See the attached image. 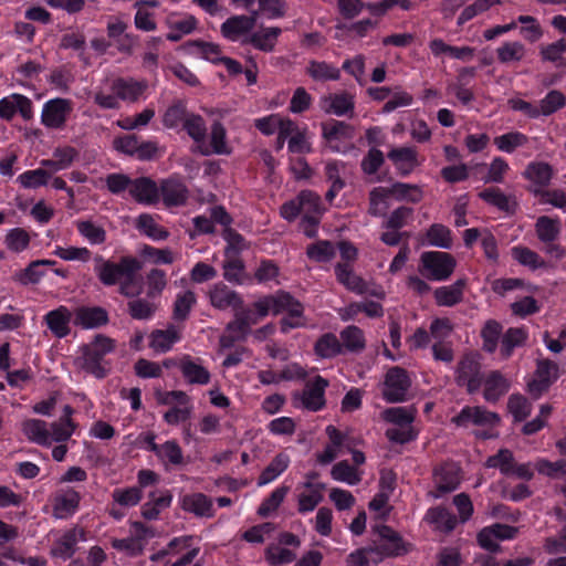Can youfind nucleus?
<instances>
[{
	"label": "nucleus",
	"mask_w": 566,
	"mask_h": 566,
	"mask_svg": "<svg viewBox=\"0 0 566 566\" xmlns=\"http://www.w3.org/2000/svg\"><path fill=\"white\" fill-rule=\"evenodd\" d=\"M452 422L457 427L468 428L476 427H496L501 422L499 413L489 411L482 406H464L460 412L452 418Z\"/></svg>",
	"instance_id": "nucleus-7"
},
{
	"label": "nucleus",
	"mask_w": 566,
	"mask_h": 566,
	"mask_svg": "<svg viewBox=\"0 0 566 566\" xmlns=\"http://www.w3.org/2000/svg\"><path fill=\"white\" fill-rule=\"evenodd\" d=\"M115 348V339L97 334L91 343L82 346V369L97 379L105 378L111 370L109 361L105 357Z\"/></svg>",
	"instance_id": "nucleus-2"
},
{
	"label": "nucleus",
	"mask_w": 566,
	"mask_h": 566,
	"mask_svg": "<svg viewBox=\"0 0 566 566\" xmlns=\"http://www.w3.org/2000/svg\"><path fill=\"white\" fill-rule=\"evenodd\" d=\"M94 263V273L104 286L118 285L119 294L128 298L139 295L142 287L137 286V276L143 263L137 258L124 255L115 262L96 254Z\"/></svg>",
	"instance_id": "nucleus-1"
},
{
	"label": "nucleus",
	"mask_w": 566,
	"mask_h": 566,
	"mask_svg": "<svg viewBox=\"0 0 566 566\" xmlns=\"http://www.w3.org/2000/svg\"><path fill=\"white\" fill-rule=\"evenodd\" d=\"M181 509L199 517H212L214 515L212 500L200 492L184 495Z\"/></svg>",
	"instance_id": "nucleus-27"
},
{
	"label": "nucleus",
	"mask_w": 566,
	"mask_h": 566,
	"mask_svg": "<svg viewBox=\"0 0 566 566\" xmlns=\"http://www.w3.org/2000/svg\"><path fill=\"white\" fill-rule=\"evenodd\" d=\"M507 409L515 422H522L531 415L532 405L525 396L512 394L507 400Z\"/></svg>",
	"instance_id": "nucleus-63"
},
{
	"label": "nucleus",
	"mask_w": 566,
	"mask_h": 566,
	"mask_svg": "<svg viewBox=\"0 0 566 566\" xmlns=\"http://www.w3.org/2000/svg\"><path fill=\"white\" fill-rule=\"evenodd\" d=\"M457 265L454 256L442 251H426L420 255L419 272L430 281H446Z\"/></svg>",
	"instance_id": "nucleus-3"
},
{
	"label": "nucleus",
	"mask_w": 566,
	"mask_h": 566,
	"mask_svg": "<svg viewBox=\"0 0 566 566\" xmlns=\"http://www.w3.org/2000/svg\"><path fill=\"white\" fill-rule=\"evenodd\" d=\"M136 228L155 241L166 240L169 235L168 231L156 223L154 218L148 213H142L138 216Z\"/></svg>",
	"instance_id": "nucleus-52"
},
{
	"label": "nucleus",
	"mask_w": 566,
	"mask_h": 566,
	"mask_svg": "<svg viewBox=\"0 0 566 566\" xmlns=\"http://www.w3.org/2000/svg\"><path fill=\"white\" fill-rule=\"evenodd\" d=\"M107 323L108 313L101 306H82L75 312L74 324L82 328H97Z\"/></svg>",
	"instance_id": "nucleus-25"
},
{
	"label": "nucleus",
	"mask_w": 566,
	"mask_h": 566,
	"mask_svg": "<svg viewBox=\"0 0 566 566\" xmlns=\"http://www.w3.org/2000/svg\"><path fill=\"white\" fill-rule=\"evenodd\" d=\"M535 231L541 242L555 241L560 232V224L558 220L542 216L535 223Z\"/></svg>",
	"instance_id": "nucleus-58"
},
{
	"label": "nucleus",
	"mask_w": 566,
	"mask_h": 566,
	"mask_svg": "<svg viewBox=\"0 0 566 566\" xmlns=\"http://www.w3.org/2000/svg\"><path fill=\"white\" fill-rule=\"evenodd\" d=\"M428 245L450 249L452 247L451 230L442 223H433L426 232Z\"/></svg>",
	"instance_id": "nucleus-50"
},
{
	"label": "nucleus",
	"mask_w": 566,
	"mask_h": 566,
	"mask_svg": "<svg viewBox=\"0 0 566 566\" xmlns=\"http://www.w3.org/2000/svg\"><path fill=\"white\" fill-rule=\"evenodd\" d=\"M328 381L317 375L313 380L307 381L302 392V405L308 411H319L325 407V390Z\"/></svg>",
	"instance_id": "nucleus-15"
},
{
	"label": "nucleus",
	"mask_w": 566,
	"mask_h": 566,
	"mask_svg": "<svg viewBox=\"0 0 566 566\" xmlns=\"http://www.w3.org/2000/svg\"><path fill=\"white\" fill-rule=\"evenodd\" d=\"M268 300L274 315L285 312L290 316H304L303 304L290 292L280 290L273 295H268Z\"/></svg>",
	"instance_id": "nucleus-22"
},
{
	"label": "nucleus",
	"mask_w": 566,
	"mask_h": 566,
	"mask_svg": "<svg viewBox=\"0 0 566 566\" xmlns=\"http://www.w3.org/2000/svg\"><path fill=\"white\" fill-rule=\"evenodd\" d=\"M157 458L166 470L178 468L185 464V457L181 447L176 440H167L160 444Z\"/></svg>",
	"instance_id": "nucleus-40"
},
{
	"label": "nucleus",
	"mask_w": 566,
	"mask_h": 566,
	"mask_svg": "<svg viewBox=\"0 0 566 566\" xmlns=\"http://www.w3.org/2000/svg\"><path fill=\"white\" fill-rule=\"evenodd\" d=\"M234 313L241 318H244L252 328L253 325H256L271 313L268 295L253 302L250 306H244L243 304L240 308L234 310Z\"/></svg>",
	"instance_id": "nucleus-33"
},
{
	"label": "nucleus",
	"mask_w": 566,
	"mask_h": 566,
	"mask_svg": "<svg viewBox=\"0 0 566 566\" xmlns=\"http://www.w3.org/2000/svg\"><path fill=\"white\" fill-rule=\"evenodd\" d=\"M223 277L235 285L252 283V276L245 273L244 262L239 256L229 255L223 262Z\"/></svg>",
	"instance_id": "nucleus-31"
},
{
	"label": "nucleus",
	"mask_w": 566,
	"mask_h": 566,
	"mask_svg": "<svg viewBox=\"0 0 566 566\" xmlns=\"http://www.w3.org/2000/svg\"><path fill=\"white\" fill-rule=\"evenodd\" d=\"M433 482L437 491L436 497L457 490L461 482V468L454 462H444L436 467Z\"/></svg>",
	"instance_id": "nucleus-11"
},
{
	"label": "nucleus",
	"mask_w": 566,
	"mask_h": 566,
	"mask_svg": "<svg viewBox=\"0 0 566 566\" xmlns=\"http://www.w3.org/2000/svg\"><path fill=\"white\" fill-rule=\"evenodd\" d=\"M43 322L54 337L62 339L71 333L72 313L66 306L60 305L49 311L43 316Z\"/></svg>",
	"instance_id": "nucleus-18"
},
{
	"label": "nucleus",
	"mask_w": 566,
	"mask_h": 566,
	"mask_svg": "<svg viewBox=\"0 0 566 566\" xmlns=\"http://www.w3.org/2000/svg\"><path fill=\"white\" fill-rule=\"evenodd\" d=\"M325 106L324 109L328 114H333L336 116H345L354 113L355 109V101L354 96L343 92L337 94H331L324 98Z\"/></svg>",
	"instance_id": "nucleus-32"
},
{
	"label": "nucleus",
	"mask_w": 566,
	"mask_h": 566,
	"mask_svg": "<svg viewBox=\"0 0 566 566\" xmlns=\"http://www.w3.org/2000/svg\"><path fill=\"white\" fill-rule=\"evenodd\" d=\"M156 311V304L154 302L148 301L147 298H134L127 303V312L133 319H151Z\"/></svg>",
	"instance_id": "nucleus-57"
},
{
	"label": "nucleus",
	"mask_w": 566,
	"mask_h": 566,
	"mask_svg": "<svg viewBox=\"0 0 566 566\" xmlns=\"http://www.w3.org/2000/svg\"><path fill=\"white\" fill-rule=\"evenodd\" d=\"M334 273L337 282L346 290L358 295H364L368 292L366 281L354 272L353 265L348 263H336Z\"/></svg>",
	"instance_id": "nucleus-24"
},
{
	"label": "nucleus",
	"mask_w": 566,
	"mask_h": 566,
	"mask_svg": "<svg viewBox=\"0 0 566 566\" xmlns=\"http://www.w3.org/2000/svg\"><path fill=\"white\" fill-rule=\"evenodd\" d=\"M518 534V528L502 523H494L479 531L476 535L478 544L490 553H497L500 545L497 541L514 539Z\"/></svg>",
	"instance_id": "nucleus-8"
},
{
	"label": "nucleus",
	"mask_w": 566,
	"mask_h": 566,
	"mask_svg": "<svg viewBox=\"0 0 566 566\" xmlns=\"http://www.w3.org/2000/svg\"><path fill=\"white\" fill-rule=\"evenodd\" d=\"M85 539V531L83 528L73 527L67 530L59 539L55 541L51 548V554L52 556L65 562L72 558L75 554L78 541Z\"/></svg>",
	"instance_id": "nucleus-20"
},
{
	"label": "nucleus",
	"mask_w": 566,
	"mask_h": 566,
	"mask_svg": "<svg viewBox=\"0 0 566 566\" xmlns=\"http://www.w3.org/2000/svg\"><path fill=\"white\" fill-rule=\"evenodd\" d=\"M387 157L402 177L409 176L421 165V161L418 159V151L415 147H394L388 151Z\"/></svg>",
	"instance_id": "nucleus-16"
},
{
	"label": "nucleus",
	"mask_w": 566,
	"mask_h": 566,
	"mask_svg": "<svg viewBox=\"0 0 566 566\" xmlns=\"http://www.w3.org/2000/svg\"><path fill=\"white\" fill-rule=\"evenodd\" d=\"M159 199L166 208L181 207L188 201L189 190L181 176L175 174L161 179L158 185Z\"/></svg>",
	"instance_id": "nucleus-9"
},
{
	"label": "nucleus",
	"mask_w": 566,
	"mask_h": 566,
	"mask_svg": "<svg viewBox=\"0 0 566 566\" xmlns=\"http://www.w3.org/2000/svg\"><path fill=\"white\" fill-rule=\"evenodd\" d=\"M196 303L197 297L191 290L177 294L172 311L174 319L178 322L186 321Z\"/></svg>",
	"instance_id": "nucleus-54"
},
{
	"label": "nucleus",
	"mask_w": 566,
	"mask_h": 566,
	"mask_svg": "<svg viewBox=\"0 0 566 566\" xmlns=\"http://www.w3.org/2000/svg\"><path fill=\"white\" fill-rule=\"evenodd\" d=\"M354 127L343 120L329 119L322 123V137L333 153H344L340 142L350 140L354 137Z\"/></svg>",
	"instance_id": "nucleus-13"
},
{
	"label": "nucleus",
	"mask_w": 566,
	"mask_h": 566,
	"mask_svg": "<svg viewBox=\"0 0 566 566\" xmlns=\"http://www.w3.org/2000/svg\"><path fill=\"white\" fill-rule=\"evenodd\" d=\"M553 175V167L548 163L544 161H531L523 172V177L525 179L539 188L548 186Z\"/></svg>",
	"instance_id": "nucleus-38"
},
{
	"label": "nucleus",
	"mask_w": 566,
	"mask_h": 566,
	"mask_svg": "<svg viewBox=\"0 0 566 566\" xmlns=\"http://www.w3.org/2000/svg\"><path fill=\"white\" fill-rule=\"evenodd\" d=\"M479 197L486 203L496 207L506 214L513 216L517 210V202L511 196H506L500 188H485Z\"/></svg>",
	"instance_id": "nucleus-29"
},
{
	"label": "nucleus",
	"mask_w": 566,
	"mask_h": 566,
	"mask_svg": "<svg viewBox=\"0 0 566 566\" xmlns=\"http://www.w3.org/2000/svg\"><path fill=\"white\" fill-rule=\"evenodd\" d=\"M130 198L143 206H155L159 202L158 184L150 177L134 178L129 190Z\"/></svg>",
	"instance_id": "nucleus-14"
},
{
	"label": "nucleus",
	"mask_w": 566,
	"mask_h": 566,
	"mask_svg": "<svg viewBox=\"0 0 566 566\" xmlns=\"http://www.w3.org/2000/svg\"><path fill=\"white\" fill-rule=\"evenodd\" d=\"M427 515L430 521L444 533H451L458 525V517L448 509L442 506L432 507Z\"/></svg>",
	"instance_id": "nucleus-51"
},
{
	"label": "nucleus",
	"mask_w": 566,
	"mask_h": 566,
	"mask_svg": "<svg viewBox=\"0 0 566 566\" xmlns=\"http://www.w3.org/2000/svg\"><path fill=\"white\" fill-rule=\"evenodd\" d=\"M258 11H252L251 15H232L228 18L220 28L223 38L230 41H238L240 36L251 32L256 22Z\"/></svg>",
	"instance_id": "nucleus-17"
},
{
	"label": "nucleus",
	"mask_w": 566,
	"mask_h": 566,
	"mask_svg": "<svg viewBox=\"0 0 566 566\" xmlns=\"http://www.w3.org/2000/svg\"><path fill=\"white\" fill-rule=\"evenodd\" d=\"M314 354L323 359H332L343 354V345L334 333H324L314 344Z\"/></svg>",
	"instance_id": "nucleus-35"
},
{
	"label": "nucleus",
	"mask_w": 566,
	"mask_h": 566,
	"mask_svg": "<svg viewBox=\"0 0 566 566\" xmlns=\"http://www.w3.org/2000/svg\"><path fill=\"white\" fill-rule=\"evenodd\" d=\"M304 488L308 491L298 495V512L302 514L312 512L323 501L324 483L305 482Z\"/></svg>",
	"instance_id": "nucleus-37"
},
{
	"label": "nucleus",
	"mask_w": 566,
	"mask_h": 566,
	"mask_svg": "<svg viewBox=\"0 0 566 566\" xmlns=\"http://www.w3.org/2000/svg\"><path fill=\"white\" fill-rule=\"evenodd\" d=\"M227 134L226 128L220 122H214L211 126L210 133V146L211 150L205 149L201 153L203 155H210L211 153L217 155H228L230 154V149L227 146Z\"/></svg>",
	"instance_id": "nucleus-59"
},
{
	"label": "nucleus",
	"mask_w": 566,
	"mask_h": 566,
	"mask_svg": "<svg viewBox=\"0 0 566 566\" xmlns=\"http://www.w3.org/2000/svg\"><path fill=\"white\" fill-rule=\"evenodd\" d=\"M502 325L495 319H489L485 322L484 326L481 329V337L483 339V350L493 354L495 353L499 339L502 334Z\"/></svg>",
	"instance_id": "nucleus-53"
},
{
	"label": "nucleus",
	"mask_w": 566,
	"mask_h": 566,
	"mask_svg": "<svg viewBox=\"0 0 566 566\" xmlns=\"http://www.w3.org/2000/svg\"><path fill=\"white\" fill-rule=\"evenodd\" d=\"M147 88L145 82L135 81L133 78H116L112 83V92L116 94L119 99L126 102H136L144 94Z\"/></svg>",
	"instance_id": "nucleus-28"
},
{
	"label": "nucleus",
	"mask_w": 566,
	"mask_h": 566,
	"mask_svg": "<svg viewBox=\"0 0 566 566\" xmlns=\"http://www.w3.org/2000/svg\"><path fill=\"white\" fill-rule=\"evenodd\" d=\"M467 281L464 279L457 280L451 285L437 287L434 291V300L439 306H454L463 298V291Z\"/></svg>",
	"instance_id": "nucleus-30"
},
{
	"label": "nucleus",
	"mask_w": 566,
	"mask_h": 566,
	"mask_svg": "<svg viewBox=\"0 0 566 566\" xmlns=\"http://www.w3.org/2000/svg\"><path fill=\"white\" fill-rule=\"evenodd\" d=\"M343 352L360 353L366 347V339L361 328L356 325L346 326L340 332Z\"/></svg>",
	"instance_id": "nucleus-46"
},
{
	"label": "nucleus",
	"mask_w": 566,
	"mask_h": 566,
	"mask_svg": "<svg viewBox=\"0 0 566 566\" xmlns=\"http://www.w3.org/2000/svg\"><path fill=\"white\" fill-rule=\"evenodd\" d=\"M389 196L397 201L419 203L423 198V191L418 185L395 182L388 188Z\"/></svg>",
	"instance_id": "nucleus-45"
},
{
	"label": "nucleus",
	"mask_w": 566,
	"mask_h": 566,
	"mask_svg": "<svg viewBox=\"0 0 566 566\" xmlns=\"http://www.w3.org/2000/svg\"><path fill=\"white\" fill-rule=\"evenodd\" d=\"M74 109L69 98L55 97L46 101L41 113V123L50 129H62Z\"/></svg>",
	"instance_id": "nucleus-6"
},
{
	"label": "nucleus",
	"mask_w": 566,
	"mask_h": 566,
	"mask_svg": "<svg viewBox=\"0 0 566 566\" xmlns=\"http://www.w3.org/2000/svg\"><path fill=\"white\" fill-rule=\"evenodd\" d=\"M207 296L210 305L219 311L231 308L234 312L243 305L242 295L222 282L212 284L207 292Z\"/></svg>",
	"instance_id": "nucleus-12"
},
{
	"label": "nucleus",
	"mask_w": 566,
	"mask_h": 566,
	"mask_svg": "<svg viewBox=\"0 0 566 566\" xmlns=\"http://www.w3.org/2000/svg\"><path fill=\"white\" fill-rule=\"evenodd\" d=\"M528 138L525 134L521 132H510L500 136H496L493 139L494 145L500 151L512 154L518 147L526 145Z\"/></svg>",
	"instance_id": "nucleus-55"
},
{
	"label": "nucleus",
	"mask_w": 566,
	"mask_h": 566,
	"mask_svg": "<svg viewBox=\"0 0 566 566\" xmlns=\"http://www.w3.org/2000/svg\"><path fill=\"white\" fill-rule=\"evenodd\" d=\"M382 417L387 422L400 428L412 427L411 423L415 421L416 410L407 407H391L384 411Z\"/></svg>",
	"instance_id": "nucleus-61"
},
{
	"label": "nucleus",
	"mask_w": 566,
	"mask_h": 566,
	"mask_svg": "<svg viewBox=\"0 0 566 566\" xmlns=\"http://www.w3.org/2000/svg\"><path fill=\"white\" fill-rule=\"evenodd\" d=\"M181 334L170 324L166 329H154L149 335V347L156 353H167L180 342Z\"/></svg>",
	"instance_id": "nucleus-26"
},
{
	"label": "nucleus",
	"mask_w": 566,
	"mask_h": 566,
	"mask_svg": "<svg viewBox=\"0 0 566 566\" xmlns=\"http://www.w3.org/2000/svg\"><path fill=\"white\" fill-rule=\"evenodd\" d=\"M306 74L317 82L338 81L340 78V70L325 61H310L306 66Z\"/></svg>",
	"instance_id": "nucleus-43"
},
{
	"label": "nucleus",
	"mask_w": 566,
	"mask_h": 566,
	"mask_svg": "<svg viewBox=\"0 0 566 566\" xmlns=\"http://www.w3.org/2000/svg\"><path fill=\"white\" fill-rule=\"evenodd\" d=\"M306 255L317 263H327L336 255V249L329 240H318L306 248Z\"/></svg>",
	"instance_id": "nucleus-49"
},
{
	"label": "nucleus",
	"mask_w": 566,
	"mask_h": 566,
	"mask_svg": "<svg viewBox=\"0 0 566 566\" xmlns=\"http://www.w3.org/2000/svg\"><path fill=\"white\" fill-rule=\"evenodd\" d=\"M512 258L521 265L532 271L544 269L547 266L544 259L535 251L524 245H515L511 249Z\"/></svg>",
	"instance_id": "nucleus-47"
},
{
	"label": "nucleus",
	"mask_w": 566,
	"mask_h": 566,
	"mask_svg": "<svg viewBox=\"0 0 566 566\" xmlns=\"http://www.w3.org/2000/svg\"><path fill=\"white\" fill-rule=\"evenodd\" d=\"M377 532L381 543L375 548H369V552L378 553L385 557L402 556L409 552L410 545L392 527L380 525L377 527Z\"/></svg>",
	"instance_id": "nucleus-10"
},
{
	"label": "nucleus",
	"mask_w": 566,
	"mask_h": 566,
	"mask_svg": "<svg viewBox=\"0 0 566 566\" xmlns=\"http://www.w3.org/2000/svg\"><path fill=\"white\" fill-rule=\"evenodd\" d=\"M455 382L472 395L480 390L483 381L481 363L472 355H464L458 363L454 373Z\"/></svg>",
	"instance_id": "nucleus-5"
},
{
	"label": "nucleus",
	"mask_w": 566,
	"mask_h": 566,
	"mask_svg": "<svg viewBox=\"0 0 566 566\" xmlns=\"http://www.w3.org/2000/svg\"><path fill=\"white\" fill-rule=\"evenodd\" d=\"M413 219V209L407 206H400L392 210L387 220L382 223V228L387 230H400Z\"/></svg>",
	"instance_id": "nucleus-62"
},
{
	"label": "nucleus",
	"mask_w": 566,
	"mask_h": 566,
	"mask_svg": "<svg viewBox=\"0 0 566 566\" xmlns=\"http://www.w3.org/2000/svg\"><path fill=\"white\" fill-rule=\"evenodd\" d=\"M166 24L170 30L166 34V39L170 42H179L182 36L196 30L198 20L189 13H171L167 17Z\"/></svg>",
	"instance_id": "nucleus-19"
},
{
	"label": "nucleus",
	"mask_w": 566,
	"mask_h": 566,
	"mask_svg": "<svg viewBox=\"0 0 566 566\" xmlns=\"http://www.w3.org/2000/svg\"><path fill=\"white\" fill-rule=\"evenodd\" d=\"M536 376L537 382L530 385L531 390L537 387L538 390H546L558 378V365L549 359H542L537 363Z\"/></svg>",
	"instance_id": "nucleus-44"
},
{
	"label": "nucleus",
	"mask_w": 566,
	"mask_h": 566,
	"mask_svg": "<svg viewBox=\"0 0 566 566\" xmlns=\"http://www.w3.org/2000/svg\"><path fill=\"white\" fill-rule=\"evenodd\" d=\"M290 463L291 459L287 453H277L259 475L258 485L263 486L273 482L289 468Z\"/></svg>",
	"instance_id": "nucleus-36"
},
{
	"label": "nucleus",
	"mask_w": 566,
	"mask_h": 566,
	"mask_svg": "<svg viewBox=\"0 0 566 566\" xmlns=\"http://www.w3.org/2000/svg\"><path fill=\"white\" fill-rule=\"evenodd\" d=\"M188 116L186 103L177 99L166 109L163 116V124L165 127L174 129L184 125Z\"/></svg>",
	"instance_id": "nucleus-60"
},
{
	"label": "nucleus",
	"mask_w": 566,
	"mask_h": 566,
	"mask_svg": "<svg viewBox=\"0 0 566 566\" xmlns=\"http://www.w3.org/2000/svg\"><path fill=\"white\" fill-rule=\"evenodd\" d=\"M410 387L408 371L399 366L390 367L385 375L382 398L389 403L403 402L408 399Z\"/></svg>",
	"instance_id": "nucleus-4"
},
{
	"label": "nucleus",
	"mask_w": 566,
	"mask_h": 566,
	"mask_svg": "<svg viewBox=\"0 0 566 566\" xmlns=\"http://www.w3.org/2000/svg\"><path fill=\"white\" fill-rule=\"evenodd\" d=\"M528 338V332L524 327H510L501 339V356L507 359L512 356L515 347L523 346Z\"/></svg>",
	"instance_id": "nucleus-41"
},
{
	"label": "nucleus",
	"mask_w": 566,
	"mask_h": 566,
	"mask_svg": "<svg viewBox=\"0 0 566 566\" xmlns=\"http://www.w3.org/2000/svg\"><path fill=\"white\" fill-rule=\"evenodd\" d=\"M346 165L342 160L331 159L326 161L324 175L327 182L331 184L329 189L325 193V199L332 203L337 195L345 188L346 181L343 178Z\"/></svg>",
	"instance_id": "nucleus-23"
},
{
	"label": "nucleus",
	"mask_w": 566,
	"mask_h": 566,
	"mask_svg": "<svg viewBox=\"0 0 566 566\" xmlns=\"http://www.w3.org/2000/svg\"><path fill=\"white\" fill-rule=\"evenodd\" d=\"M482 385H484L483 398L490 403L497 402L511 387L510 380L500 370H491L485 377L483 376Z\"/></svg>",
	"instance_id": "nucleus-21"
},
{
	"label": "nucleus",
	"mask_w": 566,
	"mask_h": 566,
	"mask_svg": "<svg viewBox=\"0 0 566 566\" xmlns=\"http://www.w3.org/2000/svg\"><path fill=\"white\" fill-rule=\"evenodd\" d=\"M566 106V95L558 90H551L538 104L541 116H551Z\"/></svg>",
	"instance_id": "nucleus-56"
},
{
	"label": "nucleus",
	"mask_w": 566,
	"mask_h": 566,
	"mask_svg": "<svg viewBox=\"0 0 566 566\" xmlns=\"http://www.w3.org/2000/svg\"><path fill=\"white\" fill-rule=\"evenodd\" d=\"M77 232L92 245L104 244L107 239L105 229L92 220H77Z\"/></svg>",
	"instance_id": "nucleus-48"
},
{
	"label": "nucleus",
	"mask_w": 566,
	"mask_h": 566,
	"mask_svg": "<svg viewBox=\"0 0 566 566\" xmlns=\"http://www.w3.org/2000/svg\"><path fill=\"white\" fill-rule=\"evenodd\" d=\"M180 371L182 377L191 385H207L210 382L211 375L209 370L189 356L181 359Z\"/></svg>",
	"instance_id": "nucleus-34"
},
{
	"label": "nucleus",
	"mask_w": 566,
	"mask_h": 566,
	"mask_svg": "<svg viewBox=\"0 0 566 566\" xmlns=\"http://www.w3.org/2000/svg\"><path fill=\"white\" fill-rule=\"evenodd\" d=\"M22 431L31 442L43 447L51 444V433L44 420L28 419L22 423Z\"/></svg>",
	"instance_id": "nucleus-39"
},
{
	"label": "nucleus",
	"mask_w": 566,
	"mask_h": 566,
	"mask_svg": "<svg viewBox=\"0 0 566 566\" xmlns=\"http://www.w3.org/2000/svg\"><path fill=\"white\" fill-rule=\"evenodd\" d=\"M281 33L282 30L279 27L263 28L252 33L248 43L260 51L272 52Z\"/></svg>",
	"instance_id": "nucleus-42"
},
{
	"label": "nucleus",
	"mask_w": 566,
	"mask_h": 566,
	"mask_svg": "<svg viewBox=\"0 0 566 566\" xmlns=\"http://www.w3.org/2000/svg\"><path fill=\"white\" fill-rule=\"evenodd\" d=\"M536 471L549 479L566 478V459L557 461H549L547 459H539L535 463Z\"/></svg>",
	"instance_id": "nucleus-64"
}]
</instances>
